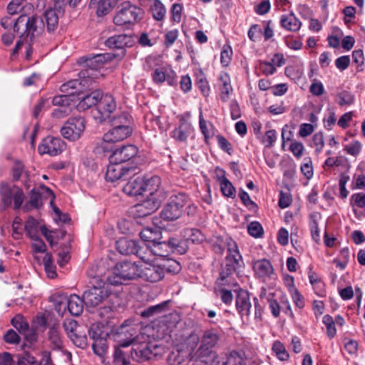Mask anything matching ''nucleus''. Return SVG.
Here are the masks:
<instances>
[{
    "label": "nucleus",
    "mask_w": 365,
    "mask_h": 365,
    "mask_svg": "<svg viewBox=\"0 0 365 365\" xmlns=\"http://www.w3.org/2000/svg\"><path fill=\"white\" fill-rule=\"evenodd\" d=\"M160 206L159 201L153 197H149L135 206V215L143 217L153 213Z\"/></svg>",
    "instance_id": "obj_20"
},
{
    "label": "nucleus",
    "mask_w": 365,
    "mask_h": 365,
    "mask_svg": "<svg viewBox=\"0 0 365 365\" xmlns=\"http://www.w3.org/2000/svg\"><path fill=\"white\" fill-rule=\"evenodd\" d=\"M134 343V338H131L125 341L120 343L118 347H116L113 354L114 362L118 365H130L129 356L127 353L121 350V348L128 347Z\"/></svg>",
    "instance_id": "obj_28"
},
{
    "label": "nucleus",
    "mask_w": 365,
    "mask_h": 365,
    "mask_svg": "<svg viewBox=\"0 0 365 365\" xmlns=\"http://www.w3.org/2000/svg\"><path fill=\"white\" fill-rule=\"evenodd\" d=\"M153 17L157 21L164 19L166 14L165 6L160 0H153L150 6Z\"/></svg>",
    "instance_id": "obj_40"
},
{
    "label": "nucleus",
    "mask_w": 365,
    "mask_h": 365,
    "mask_svg": "<svg viewBox=\"0 0 365 365\" xmlns=\"http://www.w3.org/2000/svg\"><path fill=\"white\" fill-rule=\"evenodd\" d=\"M168 302H164L157 305L151 306L141 313L143 317H150L157 314L161 313L166 307Z\"/></svg>",
    "instance_id": "obj_48"
},
{
    "label": "nucleus",
    "mask_w": 365,
    "mask_h": 365,
    "mask_svg": "<svg viewBox=\"0 0 365 365\" xmlns=\"http://www.w3.org/2000/svg\"><path fill=\"white\" fill-rule=\"evenodd\" d=\"M65 144L60 138L47 136L38 146L40 154H48L51 156H56L60 154L64 149Z\"/></svg>",
    "instance_id": "obj_14"
},
{
    "label": "nucleus",
    "mask_w": 365,
    "mask_h": 365,
    "mask_svg": "<svg viewBox=\"0 0 365 365\" xmlns=\"http://www.w3.org/2000/svg\"><path fill=\"white\" fill-rule=\"evenodd\" d=\"M223 246L224 247H218L219 252L221 254L223 253L225 248L227 251L225 266L222 267L220 273V278L222 281L225 280L235 272H240L245 266L238 246L234 240L229 237H225L223 241Z\"/></svg>",
    "instance_id": "obj_2"
},
{
    "label": "nucleus",
    "mask_w": 365,
    "mask_h": 365,
    "mask_svg": "<svg viewBox=\"0 0 365 365\" xmlns=\"http://www.w3.org/2000/svg\"><path fill=\"white\" fill-rule=\"evenodd\" d=\"M140 237L143 243L147 242L148 245H152L160 239L161 232L158 227H146L140 232Z\"/></svg>",
    "instance_id": "obj_32"
},
{
    "label": "nucleus",
    "mask_w": 365,
    "mask_h": 365,
    "mask_svg": "<svg viewBox=\"0 0 365 365\" xmlns=\"http://www.w3.org/2000/svg\"><path fill=\"white\" fill-rule=\"evenodd\" d=\"M145 177L138 176L130 179L123 187V192L130 196L143 195L144 191Z\"/></svg>",
    "instance_id": "obj_22"
},
{
    "label": "nucleus",
    "mask_w": 365,
    "mask_h": 365,
    "mask_svg": "<svg viewBox=\"0 0 365 365\" xmlns=\"http://www.w3.org/2000/svg\"><path fill=\"white\" fill-rule=\"evenodd\" d=\"M292 201V195L288 189L282 190L279 193V206L284 209L289 207Z\"/></svg>",
    "instance_id": "obj_59"
},
{
    "label": "nucleus",
    "mask_w": 365,
    "mask_h": 365,
    "mask_svg": "<svg viewBox=\"0 0 365 365\" xmlns=\"http://www.w3.org/2000/svg\"><path fill=\"white\" fill-rule=\"evenodd\" d=\"M300 170L307 180H309L313 177L314 169L311 158H307L303 160L300 166Z\"/></svg>",
    "instance_id": "obj_50"
},
{
    "label": "nucleus",
    "mask_w": 365,
    "mask_h": 365,
    "mask_svg": "<svg viewBox=\"0 0 365 365\" xmlns=\"http://www.w3.org/2000/svg\"><path fill=\"white\" fill-rule=\"evenodd\" d=\"M13 187H11L6 184H2L0 188L1 200L6 207L11 205L13 198Z\"/></svg>",
    "instance_id": "obj_43"
},
{
    "label": "nucleus",
    "mask_w": 365,
    "mask_h": 365,
    "mask_svg": "<svg viewBox=\"0 0 365 365\" xmlns=\"http://www.w3.org/2000/svg\"><path fill=\"white\" fill-rule=\"evenodd\" d=\"M135 167H128L118 163H111L107 167L106 173V180L112 182L121 179H125L129 176L131 173H135Z\"/></svg>",
    "instance_id": "obj_13"
},
{
    "label": "nucleus",
    "mask_w": 365,
    "mask_h": 365,
    "mask_svg": "<svg viewBox=\"0 0 365 365\" xmlns=\"http://www.w3.org/2000/svg\"><path fill=\"white\" fill-rule=\"evenodd\" d=\"M132 128L129 125H120L117 121L113 122V128L103 135V139L96 150L98 152H108L111 150L108 143H116L123 140L132 133Z\"/></svg>",
    "instance_id": "obj_5"
},
{
    "label": "nucleus",
    "mask_w": 365,
    "mask_h": 365,
    "mask_svg": "<svg viewBox=\"0 0 365 365\" xmlns=\"http://www.w3.org/2000/svg\"><path fill=\"white\" fill-rule=\"evenodd\" d=\"M223 365H243V359L237 351H232L227 356L225 361L222 362Z\"/></svg>",
    "instance_id": "obj_57"
},
{
    "label": "nucleus",
    "mask_w": 365,
    "mask_h": 365,
    "mask_svg": "<svg viewBox=\"0 0 365 365\" xmlns=\"http://www.w3.org/2000/svg\"><path fill=\"white\" fill-rule=\"evenodd\" d=\"M29 205L34 208L38 209L43 205L42 202V196L41 192L36 190L33 189L30 193V200Z\"/></svg>",
    "instance_id": "obj_56"
},
{
    "label": "nucleus",
    "mask_w": 365,
    "mask_h": 365,
    "mask_svg": "<svg viewBox=\"0 0 365 365\" xmlns=\"http://www.w3.org/2000/svg\"><path fill=\"white\" fill-rule=\"evenodd\" d=\"M143 11L140 8L125 1L121 8L113 18V22L117 26H128L135 24L140 19Z\"/></svg>",
    "instance_id": "obj_9"
},
{
    "label": "nucleus",
    "mask_w": 365,
    "mask_h": 365,
    "mask_svg": "<svg viewBox=\"0 0 365 365\" xmlns=\"http://www.w3.org/2000/svg\"><path fill=\"white\" fill-rule=\"evenodd\" d=\"M138 149L134 145H125L119 148L115 149L109 157L111 163H118L122 164L129 161L135 157L138 154Z\"/></svg>",
    "instance_id": "obj_16"
},
{
    "label": "nucleus",
    "mask_w": 365,
    "mask_h": 365,
    "mask_svg": "<svg viewBox=\"0 0 365 365\" xmlns=\"http://www.w3.org/2000/svg\"><path fill=\"white\" fill-rule=\"evenodd\" d=\"M267 300L271 312L274 317H279L281 311H283L287 315L294 316L288 302L282 301L279 303L273 297H269Z\"/></svg>",
    "instance_id": "obj_29"
},
{
    "label": "nucleus",
    "mask_w": 365,
    "mask_h": 365,
    "mask_svg": "<svg viewBox=\"0 0 365 365\" xmlns=\"http://www.w3.org/2000/svg\"><path fill=\"white\" fill-rule=\"evenodd\" d=\"M162 264L163 267V272H165L169 273L176 274L179 272L181 269L180 264L176 260L168 259Z\"/></svg>",
    "instance_id": "obj_47"
},
{
    "label": "nucleus",
    "mask_w": 365,
    "mask_h": 365,
    "mask_svg": "<svg viewBox=\"0 0 365 365\" xmlns=\"http://www.w3.org/2000/svg\"><path fill=\"white\" fill-rule=\"evenodd\" d=\"M55 309L59 315H63L68 309L71 314L79 316L83 310V299L76 294H71L69 297L63 294L53 297Z\"/></svg>",
    "instance_id": "obj_6"
},
{
    "label": "nucleus",
    "mask_w": 365,
    "mask_h": 365,
    "mask_svg": "<svg viewBox=\"0 0 365 365\" xmlns=\"http://www.w3.org/2000/svg\"><path fill=\"white\" fill-rule=\"evenodd\" d=\"M187 202L188 197L185 194L179 193L171 196L160 212L161 218L167 221L178 219L182 215L183 207Z\"/></svg>",
    "instance_id": "obj_8"
},
{
    "label": "nucleus",
    "mask_w": 365,
    "mask_h": 365,
    "mask_svg": "<svg viewBox=\"0 0 365 365\" xmlns=\"http://www.w3.org/2000/svg\"><path fill=\"white\" fill-rule=\"evenodd\" d=\"M337 103L340 106L351 105L354 102V96L349 91H344L337 94Z\"/></svg>",
    "instance_id": "obj_53"
},
{
    "label": "nucleus",
    "mask_w": 365,
    "mask_h": 365,
    "mask_svg": "<svg viewBox=\"0 0 365 365\" xmlns=\"http://www.w3.org/2000/svg\"><path fill=\"white\" fill-rule=\"evenodd\" d=\"M217 180L220 185L222 195L227 197L234 199L236 197V190L232 183L225 177V172L222 169L217 170Z\"/></svg>",
    "instance_id": "obj_24"
},
{
    "label": "nucleus",
    "mask_w": 365,
    "mask_h": 365,
    "mask_svg": "<svg viewBox=\"0 0 365 365\" xmlns=\"http://www.w3.org/2000/svg\"><path fill=\"white\" fill-rule=\"evenodd\" d=\"M272 349L279 360L285 361L289 358V354L284 344L279 341H275L272 344Z\"/></svg>",
    "instance_id": "obj_46"
},
{
    "label": "nucleus",
    "mask_w": 365,
    "mask_h": 365,
    "mask_svg": "<svg viewBox=\"0 0 365 365\" xmlns=\"http://www.w3.org/2000/svg\"><path fill=\"white\" fill-rule=\"evenodd\" d=\"M248 233L254 237H260L263 235V228L257 221L252 222L247 227Z\"/></svg>",
    "instance_id": "obj_58"
},
{
    "label": "nucleus",
    "mask_w": 365,
    "mask_h": 365,
    "mask_svg": "<svg viewBox=\"0 0 365 365\" xmlns=\"http://www.w3.org/2000/svg\"><path fill=\"white\" fill-rule=\"evenodd\" d=\"M89 336L94 341L108 336V333L103 330V327L100 324H93L89 329Z\"/></svg>",
    "instance_id": "obj_42"
},
{
    "label": "nucleus",
    "mask_w": 365,
    "mask_h": 365,
    "mask_svg": "<svg viewBox=\"0 0 365 365\" xmlns=\"http://www.w3.org/2000/svg\"><path fill=\"white\" fill-rule=\"evenodd\" d=\"M183 236L185 241H190L194 244H200L205 240V236L202 232L195 228H186L183 230Z\"/></svg>",
    "instance_id": "obj_34"
},
{
    "label": "nucleus",
    "mask_w": 365,
    "mask_h": 365,
    "mask_svg": "<svg viewBox=\"0 0 365 365\" xmlns=\"http://www.w3.org/2000/svg\"><path fill=\"white\" fill-rule=\"evenodd\" d=\"M103 284L100 281L98 285H93L91 288L84 292L83 298L87 307H98L107 300L110 292L103 287Z\"/></svg>",
    "instance_id": "obj_10"
},
{
    "label": "nucleus",
    "mask_w": 365,
    "mask_h": 365,
    "mask_svg": "<svg viewBox=\"0 0 365 365\" xmlns=\"http://www.w3.org/2000/svg\"><path fill=\"white\" fill-rule=\"evenodd\" d=\"M101 97H102V92L99 90H96L82 98H79L81 100L77 105V108L80 110H85L95 106L98 109V104Z\"/></svg>",
    "instance_id": "obj_25"
},
{
    "label": "nucleus",
    "mask_w": 365,
    "mask_h": 365,
    "mask_svg": "<svg viewBox=\"0 0 365 365\" xmlns=\"http://www.w3.org/2000/svg\"><path fill=\"white\" fill-rule=\"evenodd\" d=\"M165 277L161 264L147 263L140 268V277L150 282H158Z\"/></svg>",
    "instance_id": "obj_15"
},
{
    "label": "nucleus",
    "mask_w": 365,
    "mask_h": 365,
    "mask_svg": "<svg viewBox=\"0 0 365 365\" xmlns=\"http://www.w3.org/2000/svg\"><path fill=\"white\" fill-rule=\"evenodd\" d=\"M309 91L314 96H322L324 93V88L322 83L317 79H314L309 87Z\"/></svg>",
    "instance_id": "obj_61"
},
{
    "label": "nucleus",
    "mask_w": 365,
    "mask_h": 365,
    "mask_svg": "<svg viewBox=\"0 0 365 365\" xmlns=\"http://www.w3.org/2000/svg\"><path fill=\"white\" fill-rule=\"evenodd\" d=\"M221 333L215 328L205 329L199 337L194 332L191 333L186 339V344L190 351H194L198 344L199 348L195 353L196 359L192 365H211L207 358L213 352V349L219 344Z\"/></svg>",
    "instance_id": "obj_1"
},
{
    "label": "nucleus",
    "mask_w": 365,
    "mask_h": 365,
    "mask_svg": "<svg viewBox=\"0 0 365 365\" xmlns=\"http://www.w3.org/2000/svg\"><path fill=\"white\" fill-rule=\"evenodd\" d=\"M151 252L154 256L167 257L170 253V247L166 244V241H157L150 245Z\"/></svg>",
    "instance_id": "obj_39"
},
{
    "label": "nucleus",
    "mask_w": 365,
    "mask_h": 365,
    "mask_svg": "<svg viewBox=\"0 0 365 365\" xmlns=\"http://www.w3.org/2000/svg\"><path fill=\"white\" fill-rule=\"evenodd\" d=\"M136 277H140V267L135 262L125 261L115 264L107 280L110 284L118 285Z\"/></svg>",
    "instance_id": "obj_4"
},
{
    "label": "nucleus",
    "mask_w": 365,
    "mask_h": 365,
    "mask_svg": "<svg viewBox=\"0 0 365 365\" xmlns=\"http://www.w3.org/2000/svg\"><path fill=\"white\" fill-rule=\"evenodd\" d=\"M130 41V37L129 36L120 34L109 37L105 41V44L110 48L119 49L120 51V53H118V56L121 58L125 55V46H128Z\"/></svg>",
    "instance_id": "obj_23"
},
{
    "label": "nucleus",
    "mask_w": 365,
    "mask_h": 365,
    "mask_svg": "<svg viewBox=\"0 0 365 365\" xmlns=\"http://www.w3.org/2000/svg\"><path fill=\"white\" fill-rule=\"evenodd\" d=\"M13 192L14 208L18 210L24 202V194L23 190L17 186H13Z\"/></svg>",
    "instance_id": "obj_54"
},
{
    "label": "nucleus",
    "mask_w": 365,
    "mask_h": 365,
    "mask_svg": "<svg viewBox=\"0 0 365 365\" xmlns=\"http://www.w3.org/2000/svg\"><path fill=\"white\" fill-rule=\"evenodd\" d=\"M351 205L359 208L365 207V194L362 192L354 193L351 197Z\"/></svg>",
    "instance_id": "obj_62"
},
{
    "label": "nucleus",
    "mask_w": 365,
    "mask_h": 365,
    "mask_svg": "<svg viewBox=\"0 0 365 365\" xmlns=\"http://www.w3.org/2000/svg\"><path fill=\"white\" fill-rule=\"evenodd\" d=\"M11 324L21 333L29 330V326L23 316L18 314L11 319Z\"/></svg>",
    "instance_id": "obj_51"
},
{
    "label": "nucleus",
    "mask_w": 365,
    "mask_h": 365,
    "mask_svg": "<svg viewBox=\"0 0 365 365\" xmlns=\"http://www.w3.org/2000/svg\"><path fill=\"white\" fill-rule=\"evenodd\" d=\"M106 339L103 338L93 341L92 349L96 354L103 356L106 352L108 349Z\"/></svg>",
    "instance_id": "obj_52"
},
{
    "label": "nucleus",
    "mask_w": 365,
    "mask_h": 365,
    "mask_svg": "<svg viewBox=\"0 0 365 365\" xmlns=\"http://www.w3.org/2000/svg\"><path fill=\"white\" fill-rule=\"evenodd\" d=\"M151 351L146 343L134 344L130 351L131 358L138 362L149 359Z\"/></svg>",
    "instance_id": "obj_27"
},
{
    "label": "nucleus",
    "mask_w": 365,
    "mask_h": 365,
    "mask_svg": "<svg viewBox=\"0 0 365 365\" xmlns=\"http://www.w3.org/2000/svg\"><path fill=\"white\" fill-rule=\"evenodd\" d=\"M113 53L97 54L85 59L86 68L79 73L80 78H84V83H92L102 76L100 69L104 64L115 57Z\"/></svg>",
    "instance_id": "obj_3"
},
{
    "label": "nucleus",
    "mask_w": 365,
    "mask_h": 365,
    "mask_svg": "<svg viewBox=\"0 0 365 365\" xmlns=\"http://www.w3.org/2000/svg\"><path fill=\"white\" fill-rule=\"evenodd\" d=\"M219 79L222 83V86L220 87L222 94L221 98L223 101H226L230 93L232 91L230 78L227 73L224 72L220 73Z\"/></svg>",
    "instance_id": "obj_35"
},
{
    "label": "nucleus",
    "mask_w": 365,
    "mask_h": 365,
    "mask_svg": "<svg viewBox=\"0 0 365 365\" xmlns=\"http://www.w3.org/2000/svg\"><path fill=\"white\" fill-rule=\"evenodd\" d=\"M43 24V19L36 16L21 15L15 21L14 31L18 33L21 27H24L25 31L22 35L26 37V39L33 41L35 36L41 33Z\"/></svg>",
    "instance_id": "obj_7"
},
{
    "label": "nucleus",
    "mask_w": 365,
    "mask_h": 365,
    "mask_svg": "<svg viewBox=\"0 0 365 365\" xmlns=\"http://www.w3.org/2000/svg\"><path fill=\"white\" fill-rule=\"evenodd\" d=\"M295 125L293 123L285 125L282 131V144L284 150L291 151L294 156H297V141L294 139Z\"/></svg>",
    "instance_id": "obj_17"
},
{
    "label": "nucleus",
    "mask_w": 365,
    "mask_h": 365,
    "mask_svg": "<svg viewBox=\"0 0 365 365\" xmlns=\"http://www.w3.org/2000/svg\"><path fill=\"white\" fill-rule=\"evenodd\" d=\"M166 244L170 247V253L177 252L180 255H183L188 249L187 241L175 237L170 238L166 241Z\"/></svg>",
    "instance_id": "obj_33"
},
{
    "label": "nucleus",
    "mask_w": 365,
    "mask_h": 365,
    "mask_svg": "<svg viewBox=\"0 0 365 365\" xmlns=\"http://www.w3.org/2000/svg\"><path fill=\"white\" fill-rule=\"evenodd\" d=\"M48 335L49 340L53 345L54 348L61 349L63 345V342L61 338L58 328L56 326L52 327L49 330Z\"/></svg>",
    "instance_id": "obj_45"
},
{
    "label": "nucleus",
    "mask_w": 365,
    "mask_h": 365,
    "mask_svg": "<svg viewBox=\"0 0 365 365\" xmlns=\"http://www.w3.org/2000/svg\"><path fill=\"white\" fill-rule=\"evenodd\" d=\"M294 276L289 274H283L284 284L292 294L294 302L297 303V288L294 285Z\"/></svg>",
    "instance_id": "obj_44"
},
{
    "label": "nucleus",
    "mask_w": 365,
    "mask_h": 365,
    "mask_svg": "<svg viewBox=\"0 0 365 365\" xmlns=\"http://www.w3.org/2000/svg\"><path fill=\"white\" fill-rule=\"evenodd\" d=\"M116 109V102L113 96L103 95L98 104V111L101 114V120H104Z\"/></svg>",
    "instance_id": "obj_19"
},
{
    "label": "nucleus",
    "mask_w": 365,
    "mask_h": 365,
    "mask_svg": "<svg viewBox=\"0 0 365 365\" xmlns=\"http://www.w3.org/2000/svg\"><path fill=\"white\" fill-rule=\"evenodd\" d=\"M134 255L138 257L142 261L146 264L152 261V256H153V252H151L150 245L143 243L140 245L138 243L136 252Z\"/></svg>",
    "instance_id": "obj_37"
},
{
    "label": "nucleus",
    "mask_w": 365,
    "mask_h": 365,
    "mask_svg": "<svg viewBox=\"0 0 365 365\" xmlns=\"http://www.w3.org/2000/svg\"><path fill=\"white\" fill-rule=\"evenodd\" d=\"M160 185V178L158 176H152L150 178H145V185L143 194L150 195L153 197L154 192L157 191Z\"/></svg>",
    "instance_id": "obj_36"
},
{
    "label": "nucleus",
    "mask_w": 365,
    "mask_h": 365,
    "mask_svg": "<svg viewBox=\"0 0 365 365\" xmlns=\"http://www.w3.org/2000/svg\"><path fill=\"white\" fill-rule=\"evenodd\" d=\"M239 196L242 203L250 210H255L257 208V204L251 200L249 194L243 189L240 190Z\"/></svg>",
    "instance_id": "obj_60"
},
{
    "label": "nucleus",
    "mask_w": 365,
    "mask_h": 365,
    "mask_svg": "<svg viewBox=\"0 0 365 365\" xmlns=\"http://www.w3.org/2000/svg\"><path fill=\"white\" fill-rule=\"evenodd\" d=\"M85 130V120L81 116L70 118L61 128L62 135L70 140L80 138Z\"/></svg>",
    "instance_id": "obj_11"
},
{
    "label": "nucleus",
    "mask_w": 365,
    "mask_h": 365,
    "mask_svg": "<svg viewBox=\"0 0 365 365\" xmlns=\"http://www.w3.org/2000/svg\"><path fill=\"white\" fill-rule=\"evenodd\" d=\"M43 24H46L48 33L54 32L58 27V16L54 9H48L43 14L42 19Z\"/></svg>",
    "instance_id": "obj_31"
},
{
    "label": "nucleus",
    "mask_w": 365,
    "mask_h": 365,
    "mask_svg": "<svg viewBox=\"0 0 365 365\" xmlns=\"http://www.w3.org/2000/svg\"><path fill=\"white\" fill-rule=\"evenodd\" d=\"M277 140V132L275 130H267L263 137L262 142L265 144V147L271 148Z\"/></svg>",
    "instance_id": "obj_63"
},
{
    "label": "nucleus",
    "mask_w": 365,
    "mask_h": 365,
    "mask_svg": "<svg viewBox=\"0 0 365 365\" xmlns=\"http://www.w3.org/2000/svg\"><path fill=\"white\" fill-rule=\"evenodd\" d=\"M280 22L282 26L288 31H295L297 30V18L293 12L288 15H282Z\"/></svg>",
    "instance_id": "obj_41"
},
{
    "label": "nucleus",
    "mask_w": 365,
    "mask_h": 365,
    "mask_svg": "<svg viewBox=\"0 0 365 365\" xmlns=\"http://www.w3.org/2000/svg\"><path fill=\"white\" fill-rule=\"evenodd\" d=\"M81 80H71L61 86V91L68 94V96H79L81 93V86H89L91 83H84V78H81Z\"/></svg>",
    "instance_id": "obj_26"
},
{
    "label": "nucleus",
    "mask_w": 365,
    "mask_h": 365,
    "mask_svg": "<svg viewBox=\"0 0 365 365\" xmlns=\"http://www.w3.org/2000/svg\"><path fill=\"white\" fill-rule=\"evenodd\" d=\"M71 96L65 93L61 96H56L53 98L52 103L58 106H69L71 101Z\"/></svg>",
    "instance_id": "obj_64"
},
{
    "label": "nucleus",
    "mask_w": 365,
    "mask_h": 365,
    "mask_svg": "<svg viewBox=\"0 0 365 365\" xmlns=\"http://www.w3.org/2000/svg\"><path fill=\"white\" fill-rule=\"evenodd\" d=\"M194 132L191 123L182 117L178 127L170 132V136L178 142H185Z\"/></svg>",
    "instance_id": "obj_18"
},
{
    "label": "nucleus",
    "mask_w": 365,
    "mask_h": 365,
    "mask_svg": "<svg viewBox=\"0 0 365 365\" xmlns=\"http://www.w3.org/2000/svg\"><path fill=\"white\" fill-rule=\"evenodd\" d=\"M138 245V242L135 240L121 238L116 242V248L122 255H134Z\"/></svg>",
    "instance_id": "obj_30"
},
{
    "label": "nucleus",
    "mask_w": 365,
    "mask_h": 365,
    "mask_svg": "<svg viewBox=\"0 0 365 365\" xmlns=\"http://www.w3.org/2000/svg\"><path fill=\"white\" fill-rule=\"evenodd\" d=\"M232 50L230 46L225 45L220 53V63L222 66L227 67L232 59Z\"/></svg>",
    "instance_id": "obj_55"
},
{
    "label": "nucleus",
    "mask_w": 365,
    "mask_h": 365,
    "mask_svg": "<svg viewBox=\"0 0 365 365\" xmlns=\"http://www.w3.org/2000/svg\"><path fill=\"white\" fill-rule=\"evenodd\" d=\"M25 230L31 239H36L38 236L40 224L33 217H29L25 222Z\"/></svg>",
    "instance_id": "obj_38"
},
{
    "label": "nucleus",
    "mask_w": 365,
    "mask_h": 365,
    "mask_svg": "<svg viewBox=\"0 0 365 365\" xmlns=\"http://www.w3.org/2000/svg\"><path fill=\"white\" fill-rule=\"evenodd\" d=\"M236 309L242 317H248L250 315L252 303L247 292L240 291L237 294L236 297Z\"/></svg>",
    "instance_id": "obj_21"
},
{
    "label": "nucleus",
    "mask_w": 365,
    "mask_h": 365,
    "mask_svg": "<svg viewBox=\"0 0 365 365\" xmlns=\"http://www.w3.org/2000/svg\"><path fill=\"white\" fill-rule=\"evenodd\" d=\"M252 269L255 277L264 282L274 279L277 277L271 262L265 258L254 261Z\"/></svg>",
    "instance_id": "obj_12"
},
{
    "label": "nucleus",
    "mask_w": 365,
    "mask_h": 365,
    "mask_svg": "<svg viewBox=\"0 0 365 365\" xmlns=\"http://www.w3.org/2000/svg\"><path fill=\"white\" fill-rule=\"evenodd\" d=\"M318 213H312L310 215L309 227L312 238L314 241L318 242L320 238L319 229L318 227L317 217Z\"/></svg>",
    "instance_id": "obj_49"
}]
</instances>
